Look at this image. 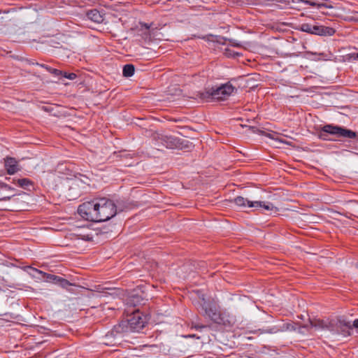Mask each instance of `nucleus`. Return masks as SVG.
<instances>
[{"label":"nucleus","mask_w":358,"mask_h":358,"mask_svg":"<svg viewBox=\"0 0 358 358\" xmlns=\"http://www.w3.org/2000/svg\"><path fill=\"white\" fill-rule=\"evenodd\" d=\"M27 269H29L32 271H36L38 273V275H41L42 278H46L47 281H52L55 275L49 274L47 273H45L41 270H38L36 268L31 267V266H27Z\"/></svg>","instance_id":"4468645a"},{"label":"nucleus","mask_w":358,"mask_h":358,"mask_svg":"<svg viewBox=\"0 0 358 358\" xmlns=\"http://www.w3.org/2000/svg\"><path fill=\"white\" fill-rule=\"evenodd\" d=\"M145 319L141 316L140 313H135L128 320L127 328L131 331H139L145 327Z\"/></svg>","instance_id":"39448f33"},{"label":"nucleus","mask_w":358,"mask_h":358,"mask_svg":"<svg viewBox=\"0 0 358 358\" xmlns=\"http://www.w3.org/2000/svg\"><path fill=\"white\" fill-rule=\"evenodd\" d=\"M353 327L358 329V319L353 322Z\"/></svg>","instance_id":"393cba45"},{"label":"nucleus","mask_w":358,"mask_h":358,"mask_svg":"<svg viewBox=\"0 0 358 358\" xmlns=\"http://www.w3.org/2000/svg\"><path fill=\"white\" fill-rule=\"evenodd\" d=\"M336 31L334 28L315 24L313 27V34L319 36H333Z\"/></svg>","instance_id":"6e6552de"},{"label":"nucleus","mask_w":358,"mask_h":358,"mask_svg":"<svg viewBox=\"0 0 358 358\" xmlns=\"http://www.w3.org/2000/svg\"><path fill=\"white\" fill-rule=\"evenodd\" d=\"M5 168L9 175H13L20 171L17 161L13 157H6L4 159Z\"/></svg>","instance_id":"9d476101"},{"label":"nucleus","mask_w":358,"mask_h":358,"mask_svg":"<svg viewBox=\"0 0 358 358\" xmlns=\"http://www.w3.org/2000/svg\"><path fill=\"white\" fill-rule=\"evenodd\" d=\"M286 329L295 330L296 328L294 327V326L292 324L289 323V324H287Z\"/></svg>","instance_id":"5701e85b"},{"label":"nucleus","mask_w":358,"mask_h":358,"mask_svg":"<svg viewBox=\"0 0 358 358\" xmlns=\"http://www.w3.org/2000/svg\"><path fill=\"white\" fill-rule=\"evenodd\" d=\"M13 182L17 186L25 189H29L31 187L33 186V182L28 178H20V179H13Z\"/></svg>","instance_id":"f8f14e48"},{"label":"nucleus","mask_w":358,"mask_h":358,"mask_svg":"<svg viewBox=\"0 0 358 358\" xmlns=\"http://www.w3.org/2000/svg\"><path fill=\"white\" fill-rule=\"evenodd\" d=\"M333 324L329 320L313 319L310 320V327L319 330H333Z\"/></svg>","instance_id":"0eeeda50"},{"label":"nucleus","mask_w":358,"mask_h":358,"mask_svg":"<svg viewBox=\"0 0 358 358\" xmlns=\"http://www.w3.org/2000/svg\"><path fill=\"white\" fill-rule=\"evenodd\" d=\"M194 327H195V329H199L205 328L206 327L205 326H195Z\"/></svg>","instance_id":"bb28decb"},{"label":"nucleus","mask_w":358,"mask_h":358,"mask_svg":"<svg viewBox=\"0 0 358 358\" xmlns=\"http://www.w3.org/2000/svg\"><path fill=\"white\" fill-rule=\"evenodd\" d=\"M59 285L62 287V288H64V289H69L68 287L69 286H71L73 285L72 283H71L69 280L64 279V278H62V280H61V282L59 283Z\"/></svg>","instance_id":"a211bd4d"},{"label":"nucleus","mask_w":358,"mask_h":358,"mask_svg":"<svg viewBox=\"0 0 358 358\" xmlns=\"http://www.w3.org/2000/svg\"><path fill=\"white\" fill-rule=\"evenodd\" d=\"M325 134H333L338 137L347 138H355L357 137V134L355 131L341 127L333 126L331 124H327L322 127L320 137L323 139H326L324 137Z\"/></svg>","instance_id":"7ed1b4c3"},{"label":"nucleus","mask_w":358,"mask_h":358,"mask_svg":"<svg viewBox=\"0 0 358 358\" xmlns=\"http://www.w3.org/2000/svg\"><path fill=\"white\" fill-rule=\"evenodd\" d=\"M206 314L210 317H211L212 320H217V314L216 313H213L212 315L210 313H208L206 311Z\"/></svg>","instance_id":"4be33fe9"},{"label":"nucleus","mask_w":358,"mask_h":358,"mask_svg":"<svg viewBox=\"0 0 358 358\" xmlns=\"http://www.w3.org/2000/svg\"><path fill=\"white\" fill-rule=\"evenodd\" d=\"M47 70L52 75L55 76H61L62 75L63 72L60 70H58V69H53V68H51V67H47L46 68Z\"/></svg>","instance_id":"f3484780"},{"label":"nucleus","mask_w":358,"mask_h":358,"mask_svg":"<svg viewBox=\"0 0 358 358\" xmlns=\"http://www.w3.org/2000/svg\"><path fill=\"white\" fill-rule=\"evenodd\" d=\"M293 1L295 2V1ZM296 2L299 4L309 5L319 10L334 8L328 0H296Z\"/></svg>","instance_id":"423d86ee"},{"label":"nucleus","mask_w":358,"mask_h":358,"mask_svg":"<svg viewBox=\"0 0 358 358\" xmlns=\"http://www.w3.org/2000/svg\"><path fill=\"white\" fill-rule=\"evenodd\" d=\"M278 141L280 142V143H285L284 141L281 140V139H278Z\"/></svg>","instance_id":"cd10ccee"},{"label":"nucleus","mask_w":358,"mask_h":358,"mask_svg":"<svg viewBox=\"0 0 358 358\" xmlns=\"http://www.w3.org/2000/svg\"><path fill=\"white\" fill-rule=\"evenodd\" d=\"M313 25L308 23L301 24L300 26V29L304 32H307L313 34Z\"/></svg>","instance_id":"dca6fc26"},{"label":"nucleus","mask_w":358,"mask_h":358,"mask_svg":"<svg viewBox=\"0 0 358 358\" xmlns=\"http://www.w3.org/2000/svg\"><path fill=\"white\" fill-rule=\"evenodd\" d=\"M26 267H27V266H25V267L24 268V271H27V272H28V273H29V274L32 278H36V279H38V280H41V279H42V278H41V275H40V276H38V275H36V274H38V273H37L36 271H31V270H29V269H27V268H26Z\"/></svg>","instance_id":"6ab92c4d"},{"label":"nucleus","mask_w":358,"mask_h":358,"mask_svg":"<svg viewBox=\"0 0 358 358\" xmlns=\"http://www.w3.org/2000/svg\"><path fill=\"white\" fill-rule=\"evenodd\" d=\"M86 239H87V240H90V239H91V238H89V236H87L86 237Z\"/></svg>","instance_id":"c756f323"},{"label":"nucleus","mask_w":358,"mask_h":358,"mask_svg":"<svg viewBox=\"0 0 358 358\" xmlns=\"http://www.w3.org/2000/svg\"><path fill=\"white\" fill-rule=\"evenodd\" d=\"M162 141L163 145L167 148H173L177 143L176 138L171 136H162Z\"/></svg>","instance_id":"ddd939ff"},{"label":"nucleus","mask_w":358,"mask_h":358,"mask_svg":"<svg viewBox=\"0 0 358 358\" xmlns=\"http://www.w3.org/2000/svg\"><path fill=\"white\" fill-rule=\"evenodd\" d=\"M87 17L89 20L96 23H101L103 21V15L96 9L89 10L87 13Z\"/></svg>","instance_id":"9b49d317"},{"label":"nucleus","mask_w":358,"mask_h":358,"mask_svg":"<svg viewBox=\"0 0 358 358\" xmlns=\"http://www.w3.org/2000/svg\"><path fill=\"white\" fill-rule=\"evenodd\" d=\"M357 267H358V263H357Z\"/></svg>","instance_id":"2f4dec72"},{"label":"nucleus","mask_w":358,"mask_h":358,"mask_svg":"<svg viewBox=\"0 0 358 358\" xmlns=\"http://www.w3.org/2000/svg\"><path fill=\"white\" fill-rule=\"evenodd\" d=\"M62 280V278H61L58 275H55V278H54L52 282H55V284H59Z\"/></svg>","instance_id":"412c9836"},{"label":"nucleus","mask_w":358,"mask_h":358,"mask_svg":"<svg viewBox=\"0 0 358 358\" xmlns=\"http://www.w3.org/2000/svg\"><path fill=\"white\" fill-rule=\"evenodd\" d=\"M141 27H145V29L148 30L150 29V25H148V24L146 23H143V24H141Z\"/></svg>","instance_id":"b1692460"},{"label":"nucleus","mask_w":358,"mask_h":358,"mask_svg":"<svg viewBox=\"0 0 358 358\" xmlns=\"http://www.w3.org/2000/svg\"><path fill=\"white\" fill-rule=\"evenodd\" d=\"M236 91V89L235 87H234L230 83H227L219 87L215 88L213 87L208 90L205 97L217 101L225 100Z\"/></svg>","instance_id":"f03ea898"},{"label":"nucleus","mask_w":358,"mask_h":358,"mask_svg":"<svg viewBox=\"0 0 358 358\" xmlns=\"http://www.w3.org/2000/svg\"><path fill=\"white\" fill-rule=\"evenodd\" d=\"M356 57H357V58L358 59V53L357 54V56H356Z\"/></svg>","instance_id":"7c9ffc66"},{"label":"nucleus","mask_w":358,"mask_h":358,"mask_svg":"<svg viewBox=\"0 0 358 358\" xmlns=\"http://www.w3.org/2000/svg\"><path fill=\"white\" fill-rule=\"evenodd\" d=\"M185 337H187V338H194V337H196V335H194V334H189L188 336H186Z\"/></svg>","instance_id":"a878e982"},{"label":"nucleus","mask_w":358,"mask_h":358,"mask_svg":"<svg viewBox=\"0 0 358 358\" xmlns=\"http://www.w3.org/2000/svg\"><path fill=\"white\" fill-rule=\"evenodd\" d=\"M80 215L91 222H105L117 213L114 201L106 198H99L80 205L78 209Z\"/></svg>","instance_id":"f257e3e1"},{"label":"nucleus","mask_w":358,"mask_h":358,"mask_svg":"<svg viewBox=\"0 0 358 358\" xmlns=\"http://www.w3.org/2000/svg\"><path fill=\"white\" fill-rule=\"evenodd\" d=\"M62 76L66 78H68L69 80H74L77 76L76 73H66V72H63L62 73Z\"/></svg>","instance_id":"aec40b11"},{"label":"nucleus","mask_w":358,"mask_h":358,"mask_svg":"<svg viewBox=\"0 0 358 358\" xmlns=\"http://www.w3.org/2000/svg\"><path fill=\"white\" fill-rule=\"evenodd\" d=\"M123 76L130 77L134 73V66L132 64H126L122 71Z\"/></svg>","instance_id":"2eb2a0df"},{"label":"nucleus","mask_w":358,"mask_h":358,"mask_svg":"<svg viewBox=\"0 0 358 358\" xmlns=\"http://www.w3.org/2000/svg\"><path fill=\"white\" fill-rule=\"evenodd\" d=\"M123 326H124L123 324H119L117 326H115L114 329L111 331V332H110L109 334L106 335V338H105L106 342H104V343L106 345H108L109 341H110L111 338H115V339L117 340L114 342L113 345H115L118 341H120V338H117V337L120 336L121 333L124 329Z\"/></svg>","instance_id":"1a4fd4ad"},{"label":"nucleus","mask_w":358,"mask_h":358,"mask_svg":"<svg viewBox=\"0 0 358 358\" xmlns=\"http://www.w3.org/2000/svg\"><path fill=\"white\" fill-rule=\"evenodd\" d=\"M234 203L236 206L242 208H263L264 210H273L275 209V206L271 203H263L261 201H251L248 200L247 199L242 197V196H238L234 199Z\"/></svg>","instance_id":"20e7f679"},{"label":"nucleus","mask_w":358,"mask_h":358,"mask_svg":"<svg viewBox=\"0 0 358 358\" xmlns=\"http://www.w3.org/2000/svg\"><path fill=\"white\" fill-rule=\"evenodd\" d=\"M322 13L324 15H329L327 13H325L324 11H322Z\"/></svg>","instance_id":"c85d7f7f"}]
</instances>
